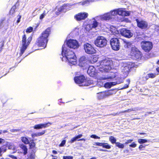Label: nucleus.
I'll return each instance as SVG.
<instances>
[{
	"label": "nucleus",
	"instance_id": "nucleus-1",
	"mask_svg": "<svg viewBox=\"0 0 159 159\" xmlns=\"http://www.w3.org/2000/svg\"><path fill=\"white\" fill-rule=\"evenodd\" d=\"M51 33V27H48L42 32L40 36L37 38L34 46L46 48L48 42V37Z\"/></svg>",
	"mask_w": 159,
	"mask_h": 159
},
{
	"label": "nucleus",
	"instance_id": "nucleus-2",
	"mask_svg": "<svg viewBox=\"0 0 159 159\" xmlns=\"http://www.w3.org/2000/svg\"><path fill=\"white\" fill-rule=\"evenodd\" d=\"M61 54L63 57H65L68 62L72 65H75L76 63V57L74 52L69 49H67L65 45L62 47Z\"/></svg>",
	"mask_w": 159,
	"mask_h": 159
},
{
	"label": "nucleus",
	"instance_id": "nucleus-3",
	"mask_svg": "<svg viewBox=\"0 0 159 159\" xmlns=\"http://www.w3.org/2000/svg\"><path fill=\"white\" fill-rule=\"evenodd\" d=\"M24 34L22 36L21 47L20 48V56H21L24 52L32 40V36L30 35L27 38L26 35L23 32Z\"/></svg>",
	"mask_w": 159,
	"mask_h": 159
},
{
	"label": "nucleus",
	"instance_id": "nucleus-4",
	"mask_svg": "<svg viewBox=\"0 0 159 159\" xmlns=\"http://www.w3.org/2000/svg\"><path fill=\"white\" fill-rule=\"evenodd\" d=\"M130 55L134 60H140L143 57V54L136 47L134 46L130 48Z\"/></svg>",
	"mask_w": 159,
	"mask_h": 159
},
{
	"label": "nucleus",
	"instance_id": "nucleus-5",
	"mask_svg": "<svg viewBox=\"0 0 159 159\" xmlns=\"http://www.w3.org/2000/svg\"><path fill=\"white\" fill-rule=\"evenodd\" d=\"M74 80L76 83L81 84L80 86H88L91 84V81L86 79L83 75L75 77Z\"/></svg>",
	"mask_w": 159,
	"mask_h": 159
},
{
	"label": "nucleus",
	"instance_id": "nucleus-6",
	"mask_svg": "<svg viewBox=\"0 0 159 159\" xmlns=\"http://www.w3.org/2000/svg\"><path fill=\"white\" fill-rule=\"evenodd\" d=\"M110 43L112 49L115 51L119 50L120 46V38L114 37L111 39Z\"/></svg>",
	"mask_w": 159,
	"mask_h": 159
},
{
	"label": "nucleus",
	"instance_id": "nucleus-7",
	"mask_svg": "<svg viewBox=\"0 0 159 159\" xmlns=\"http://www.w3.org/2000/svg\"><path fill=\"white\" fill-rule=\"evenodd\" d=\"M140 44L142 48L145 52H149L152 48V44L150 41H143Z\"/></svg>",
	"mask_w": 159,
	"mask_h": 159
},
{
	"label": "nucleus",
	"instance_id": "nucleus-8",
	"mask_svg": "<svg viewBox=\"0 0 159 159\" xmlns=\"http://www.w3.org/2000/svg\"><path fill=\"white\" fill-rule=\"evenodd\" d=\"M107 41L106 39L103 36L98 37L94 41L95 45L100 48H103L107 44Z\"/></svg>",
	"mask_w": 159,
	"mask_h": 159
},
{
	"label": "nucleus",
	"instance_id": "nucleus-9",
	"mask_svg": "<svg viewBox=\"0 0 159 159\" xmlns=\"http://www.w3.org/2000/svg\"><path fill=\"white\" fill-rule=\"evenodd\" d=\"M85 52L89 54H93L96 52L94 48L89 43H86L84 45Z\"/></svg>",
	"mask_w": 159,
	"mask_h": 159
},
{
	"label": "nucleus",
	"instance_id": "nucleus-10",
	"mask_svg": "<svg viewBox=\"0 0 159 159\" xmlns=\"http://www.w3.org/2000/svg\"><path fill=\"white\" fill-rule=\"evenodd\" d=\"M89 16L88 13L86 12H81L75 14L74 16V18L78 21L85 20Z\"/></svg>",
	"mask_w": 159,
	"mask_h": 159
},
{
	"label": "nucleus",
	"instance_id": "nucleus-11",
	"mask_svg": "<svg viewBox=\"0 0 159 159\" xmlns=\"http://www.w3.org/2000/svg\"><path fill=\"white\" fill-rule=\"evenodd\" d=\"M137 26L142 29H146L148 28V24L147 22L143 20H139L138 19H135Z\"/></svg>",
	"mask_w": 159,
	"mask_h": 159
},
{
	"label": "nucleus",
	"instance_id": "nucleus-12",
	"mask_svg": "<svg viewBox=\"0 0 159 159\" xmlns=\"http://www.w3.org/2000/svg\"><path fill=\"white\" fill-rule=\"evenodd\" d=\"M120 33L122 36L128 38H129L133 36V34L130 30L126 28L120 29Z\"/></svg>",
	"mask_w": 159,
	"mask_h": 159
},
{
	"label": "nucleus",
	"instance_id": "nucleus-13",
	"mask_svg": "<svg viewBox=\"0 0 159 159\" xmlns=\"http://www.w3.org/2000/svg\"><path fill=\"white\" fill-rule=\"evenodd\" d=\"M66 44L70 48L73 49L77 48L79 46L78 42L74 39H70L68 40L67 41Z\"/></svg>",
	"mask_w": 159,
	"mask_h": 159
},
{
	"label": "nucleus",
	"instance_id": "nucleus-14",
	"mask_svg": "<svg viewBox=\"0 0 159 159\" xmlns=\"http://www.w3.org/2000/svg\"><path fill=\"white\" fill-rule=\"evenodd\" d=\"M52 124V123L48 122L45 123H41L35 125L33 126L34 129L38 130L47 128Z\"/></svg>",
	"mask_w": 159,
	"mask_h": 159
},
{
	"label": "nucleus",
	"instance_id": "nucleus-15",
	"mask_svg": "<svg viewBox=\"0 0 159 159\" xmlns=\"http://www.w3.org/2000/svg\"><path fill=\"white\" fill-rule=\"evenodd\" d=\"M117 75V71L115 70V71H111L109 72L108 75L102 78V80H105L109 79H113L115 78Z\"/></svg>",
	"mask_w": 159,
	"mask_h": 159
},
{
	"label": "nucleus",
	"instance_id": "nucleus-16",
	"mask_svg": "<svg viewBox=\"0 0 159 159\" xmlns=\"http://www.w3.org/2000/svg\"><path fill=\"white\" fill-rule=\"evenodd\" d=\"M112 64L113 61L109 59L105 58L101 61L100 66H112Z\"/></svg>",
	"mask_w": 159,
	"mask_h": 159
},
{
	"label": "nucleus",
	"instance_id": "nucleus-17",
	"mask_svg": "<svg viewBox=\"0 0 159 159\" xmlns=\"http://www.w3.org/2000/svg\"><path fill=\"white\" fill-rule=\"evenodd\" d=\"M79 66L81 67H84L86 68L88 66V64L87 63V60L84 57H81L79 60Z\"/></svg>",
	"mask_w": 159,
	"mask_h": 159
},
{
	"label": "nucleus",
	"instance_id": "nucleus-18",
	"mask_svg": "<svg viewBox=\"0 0 159 159\" xmlns=\"http://www.w3.org/2000/svg\"><path fill=\"white\" fill-rule=\"evenodd\" d=\"M117 14L122 16H128L130 15V13L129 11H124L121 9L119 8L117 9Z\"/></svg>",
	"mask_w": 159,
	"mask_h": 159
},
{
	"label": "nucleus",
	"instance_id": "nucleus-19",
	"mask_svg": "<svg viewBox=\"0 0 159 159\" xmlns=\"http://www.w3.org/2000/svg\"><path fill=\"white\" fill-rule=\"evenodd\" d=\"M95 68L93 66H89L87 70V73L91 76H93L95 74Z\"/></svg>",
	"mask_w": 159,
	"mask_h": 159
},
{
	"label": "nucleus",
	"instance_id": "nucleus-20",
	"mask_svg": "<svg viewBox=\"0 0 159 159\" xmlns=\"http://www.w3.org/2000/svg\"><path fill=\"white\" fill-rule=\"evenodd\" d=\"M111 69V66H100V70L101 71L106 72H108Z\"/></svg>",
	"mask_w": 159,
	"mask_h": 159
},
{
	"label": "nucleus",
	"instance_id": "nucleus-21",
	"mask_svg": "<svg viewBox=\"0 0 159 159\" xmlns=\"http://www.w3.org/2000/svg\"><path fill=\"white\" fill-rule=\"evenodd\" d=\"M19 147L22 151V153L24 155H26L28 153V148L27 146L24 144H20Z\"/></svg>",
	"mask_w": 159,
	"mask_h": 159
},
{
	"label": "nucleus",
	"instance_id": "nucleus-22",
	"mask_svg": "<svg viewBox=\"0 0 159 159\" xmlns=\"http://www.w3.org/2000/svg\"><path fill=\"white\" fill-rule=\"evenodd\" d=\"M29 144V148L30 150H36V143L34 142V140L33 139H32L30 140L29 143L28 144Z\"/></svg>",
	"mask_w": 159,
	"mask_h": 159
},
{
	"label": "nucleus",
	"instance_id": "nucleus-23",
	"mask_svg": "<svg viewBox=\"0 0 159 159\" xmlns=\"http://www.w3.org/2000/svg\"><path fill=\"white\" fill-rule=\"evenodd\" d=\"M112 18L109 12L103 14L101 17V20H109Z\"/></svg>",
	"mask_w": 159,
	"mask_h": 159
},
{
	"label": "nucleus",
	"instance_id": "nucleus-24",
	"mask_svg": "<svg viewBox=\"0 0 159 159\" xmlns=\"http://www.w3.org/2000/svg\"><path fill=\"white\" fill-rule=\"evenodd\" d=\"M66 6V5L65 4H64L62 6H61L58 8L57 10L56 11V14L57 16L60 15L61 13L64 10Z\"/></svg>",
	"mask_w": 159,
	"mask_h": 159
},
{
	"label": "nucleus",
	"instance_id": "nucleus-25",
	"mask_svg": "<svg viewBox=\"0 0 159 159\" xmlns=\"http://www.w3.org/2000/svg\"><path fill=\"white\" fill-rule=\"evenodd\" d=\"M98 94V98L99 99H103L108 95V94L106 92H102Z\"/></svg>",
	"mask_w": 159,
	"mask_h": 159
},
{
	"label": "nucleus",
	"instance_id": "nucleus-26",
	"mask_svg": "<svg viewBox=\"0 0 159 159\" xmlns=\"http://www.w3.org/2000/svg\"><path fill=\"white\" fill-rule=\"evenodd\" d=\"M46 132V130H43L42 131L39 132L37 133L33 134H31V136L32 138L34 137L39 136L44 134Z\"/></svg>",
	"mask_w": 159,
	"mask_h": 159
},
{
	"label": "nucleus",
	"instance_id": "nucleus-27",
	"mask_svg": "<svg viewBox=\"0 0 159 159\" xmlns=\"http://www.w3.org/2000/svg\"><path fill=\"white\" fill-rule=\"evenodd\" d=\"M21 140L22 142L25 144H28L30 142L28 139L25 137H21Z\"/></svg>",
	"mask_w": 159,
	"mask_h": 159
},
{
	"label": "nucleus",
	"instance_id": "nucleus-28",
	"mask_svg": "<svg viewBox=\"0 0 159 159\" xmlns=\"http://www.w3.org/2000/svg\"><path fill=\"white\" fill-rule=\"evenodd\" d=\"M16 4L13 6L10 10V15H12L14 14L15 12V10H16Z\"/></svg>",
	"mask_w": 159,
	"mask_h": 159
},
{
	"label": "nucleus",
	"instance_id": "nucleus-29",
	"mask_svg": "<svg viewBox=\"0 0 159 159\" xmlns=\"http://www.w3.org/2000/svg\"><path fill=\"white\" fill-rule=\"evenodd\" d=\"M148 79V77L147 76H143L140 79L139 83L141 84H144L146 83Z\"/></svg>",
	"mask_w": 159,
	"mask_h": 159
},
{
	"label": "nucleus",
	"instance_id": "nucleus-30",
	"mask_svg": "<svg viewBox=\"0 0 159 159\" xmlns=\"http://www.w3.org/2000/svg\"><path fill=\"white\" fill-rule=\"evenodd\" d=\"M109 140L112 144H116V138L114 137L113 136H110L109 138Z\"/></svg>",
	"mask_w": 159,
	"mask_h": 159
},
{
	"label": "nucleus",
	"instance_id": "nucleus-31",
	"mask_svg": "<svg viewBox=\"0 0 159 159\" xmlns=\"http://www.w3.org/2000/svg\"><path fill=\"white\" fill-rule=\"evenodd\" d=\"M112 18V16L117 15V9L111 11L109 12Z\"/></svg>",
	"mask_w": 159,
	"mask_h": 159
},
{
	"label": "nucleus",
	"instance_id": "nucleus-32",
	"mask_svg": "<svg viewBox=\"0 0 159 159\" xmlns=\"http://www.w3.org/2000/svg\"><path fill=\"white\" fill-rule=\"evenodd\" d=\"M35 152L30 153V155L28 156L27 159H34L35 157Z\"/></svg>",
	"mask_w": 159,
	"mask_h": 159
},
{
	"label": "nucleus",
	"instance_id": "nucleus-33",
	"mask_svg": "<svg viewBox=\"0 0 159 159\" xmlns=\"http://www.w3.org/2000/svg\"><path fill=\"white\" fill-rule=\"evenodd\" d=\"M138 142L139 143L141 144L147 142L148 140L146 139H138Z\"/></svg>",
	"mask_w": 159,
	"mask_h": 159
},
{
	"label": "nucleus",
	"instance_id": "nucleus-34",
	"mask_svg": "<svg viewBox=\"0 0 159 159\" xmlns=\"http://www.w3.org/2000/svg\"><path fill=\"white\" fill-rule=\"evenodd\" d=\"M98 25V23L96 20H94L92 24V28H95L97 27Z\"/></svg>",
	"mask_w": 159,
	"mask_h": 159
},
{
	"label": "nucleus",
	"instance_id": "nucleus-35",
	"mask_svg": "<svg viewBox=\"0 0 159 159\" xmlns=\"http://www.w3.org/2000/svg\"><path fill=\"white\" fill-rule=\"evenodd\" d=\"M102 148L107 149H109L111 148V146L107 143H103Z\"/></svg>",
	"mask_w": 159,
	"mask_h": 159
},
{
	"label": "nucleus",
	"instance_id": "nucleus-36",
	"mask_svg": "<svg viewBox=\"0 0 159 159\" xmlns=\"http://www.w3.org/2000/svg\"><path fill=\"white\" fill-rule=\"evenodd\" d=\"M116 145L119 148H124V146L123 144L119 142L116 143Z\"/></svg>",
	"mask_w": 159,
	"mask_h": 159
},
{
	"label": "nucleus",
	"instance_id": "nucleus-37",
	"mask_svg": "<svg viewBox=\"0 0 159 159\" xmlns=\"http://www.w3.org/2000/svg\"><path fill=\"white\" fill-rule=\"evenodd\" d=\"M90 61L92 63H94L97 61V58L94 56H92L91 57Z\"/></svg>",
	"mask_w": 159,
	"mask_h": 159
},
{
	"label": "nucleus",
	"instance_id": "nucleus-38",
	"mask_svg": "<svg viewBox=\"0 0 159 159\" xmlns=\"http://www.w3.org/2000/svg\"><path fill=\"white\" fill-rule=\"evenodd\" d=\"M33 28L32 27H29L26 29V32L27 33H30L33 31Z\"/></svg>",
	"mask_w": 159,
	"mask_h": 159
},
{
	"label": "nucleus",
	"instance_id": "nucleus-39",
	"mask_svg": "<svg viewBox=\"0 0 159 159\" xmlns=\"http://www.w3.org/2000/svg\"><path fill=\"white\" fill-rule=\"evenodd\" d=\"M4 44V42L3 40H1L0 41V53L1 52L2 48L3 47Z\"/></svg>",
	"mask_w": 159,
	"mask_h": 159
},
{
	"label": "nucleus",
	"instance_id": "nucleus-40",
	"mask_svg": "<svg viewBox=\"0 0 159 159\" xmlns=\"http://www.w3.org/2000/svg\"><path fill=\"white\" fill-rule=\"evenodd\" d=\"M126 81L128 83V84H125L123 88H122L121 89H126L128 87L129 85L130 82V80L129 79H127L126 80Z\"/></svg>",
	"mask_w": 159,
	"mask_h": 159
},
{
	"label": "nucleus",
	"instance_id": "nucleus-41",
	"mask_svg": "<svg viewBox=\"0 0 159 159\" xmlns=\"http://www.w3.org/2000/svg\"><path fill=\"white\" fill-rule=\"evenodd\" d=\"M148 76H147L148 77V78H154L156 76V74H153V73H151L148 74Z\"/></svg>",
	"mask_w": 159,
	"mask_h": 159
},
{
	"label": "nucleus",
	"instance_id": "nucleus-42",
	"mask_svg": "<svg viewBox=\"0 0 159 159\" xmlns=\"http://www.w3.org/2000/svg\"><path fill=\"white\" fill-rule=\"evenodd\" d=\"M77 139L75 136L72 138L69 141V143H72L76 141L77 140Z\"/></svg>",
	"mask_w": 159,
	"mask_h": 159
},
{
	"label": "nucleus",
	"instance_id": "nucleus-43",
	"mask_svg": "<svg viewBox=\"0 0 159 159\" xmlns=\"http://www.w3.org/2000/svg\"><path fill=\"white\" fill-rule=\"evenodd\" d=\"M0 148H1V151L2 152H6V150H7L6 147L5 145L3 146Z\"/></svg>",
	"mask_w": 159,
	"mask_h": 159
},
{
	"label": "nucleus",
	"instance_id": "nucleus-44",
	"mask_svg": "<svg viewBox=\"0 0 159 159\" xmlns=\"http://www.w3.org/2000/svg\"><path fill=\"white\" fill-rule=\"evenodd\" d=\"M66 143V140H63L61 143L59 144V146L60 147H63L64 146Z\"/></svg>",
	"mask_w": 159,
	"mask_h": 159
},
{
	"label": "nucleus",
	"instance_id": "nucleus-45",
	"mask_svg": "<svg viewBox=\"0 0 159 159\" xmlns=\"http://www.w3.org/2000/svg\"><path fill=\"white\" fill-rule=\"evenodd\" d=\"M73 157L70 156H64L63 157V159H73Z\"/></svg>",
	"mask_w": 159,
	"mask_h": 159
},
{
	"label": "nucleus",
	"instance_id": "nucleus-46",
	"mask_svg": "<svg viewBox=\"0 0 159 159\" xmlns=\"http://www.w3.org/2000/svg\"><path fill=\"white\" fill-rule=\"evenodd\" d=\"M129 146L130 147L134 148L136 147L137 144L134 142H133L132 144L129 145Z\"/></svg>",
	"mask_w": 159,
	"mask_h": 159
},
{
	"label": "nucleus",
	"instance_id": "nucleus-47",
	"mask_svg": "<svg viewBox=\"0 0 159 159\" xmlns=\"http://www.w3.org/2000/svg\"><path fill=\"white\" fill-rule=\"evenodd\" d=\"M148 145H144V146L143 145H140L139 147V149L140 151L142 150H143L142 149L143 148H145V146H148Z\"/></svg>",
	"mask_w": 159,
	"mask_h": 159
},
{
	"label": "nucleus",
	"instance_id": "nucleus-48",
	"mask_svg": "<svg viewBox=\"0 0 159 159\" xmlns=\"http://www.w3.org/2000/svg\"><path fill=\"white\" fill-rule=\"evenodd\" d=\"M91 137L95 139H100V137L95 134H93L91 136Z\"/></svg>",
	"mask_w": 159,
	"mask_h": 159
},
{
	"label": "nucleus",
	"instance_id": "nucleus-49",
	"mask_svg": "<svg viewBox=\"0 0 159 159\" xmlns=\"http://www.w3.org/2000/svg\"><path fill=\"white\" fill-rule=\"evenodd\" d=\"M103 143H102L96 142L95 143L94 145L102 147Z\"/></svg>",
	"mask_w": 159,
	"mask_h": 159
},
{
	"label": "nucleus",
	"instance_id": "nucleus-50",
	"mask_svg": "<svg viewBox=\"0 0 159 159\" xmlns=\"http://www.w3.org/2000/svg\"><path fill=\"white\" fill-rule=\"evenodd\" d=\"M45 14L44 13H42L40 16L39 19L40 20L42 19L44 17Z\"/></svg>",
	"mask_w": 159,
	"mask_h": 159
},
{
	"label": "nucleus",
	"instance_id": "nucleus-51",
	"mask_svg": "<svg viewBox=\"0 0 159 159\" xmlns=\"http://www.w3.org/2000/svg\"><path fill=\"white\" fill-rule=\"evenodd\" d=\"M133 141V140L132 139H130L128 140L125 143V144H127L129 143H131Z\"/></svg>",
	"mask_w": 159,
	"mask_h": 159
},
{
	"label": "nucleus",
	"instance_id": "nucleus-52",
	"mask_svg": "<svg viewBox=\"0 0 159 159\" xmlns=\"http://www.w3.org/2000/svg\"><path fill=\"white\" fill-rule=\"evenodd\" d=\"M17 16L19 17V18H18L16 22L17 23H18L20 21V19L21 18V16L20 15H18Z\"/></svg>",
	"mask_w": 159,
	"mask_h": 159
},
{
	"label": "nucleus",
	"instance_id": "nucleus-53",
	"mask_svg": "<svg viewBox=\"0 0 159 159\" xmlns=\"http://www.w3.org/2000/svg\"><path fill=\"white\" fill-rule=\"evenodd\" d=\"M8 156L13 159H17L16 157L13 155H10Z\"/></svg>",
	"mask_w": 159,
	"mask_h": 159
},
{
	"label": "nucleus",
	"instance_id": "nucleus-54",
	"mask_svg": "<svg viewBox=\"0 0 159 159\" xmlns=\"http://www.w3.org/2000/svg\"><path fill=\"white\" fill-rule=\"evenodd\" d=\"M83 136V135L82 134H79L75 136L77 139L80 138H81Z\"/></svg>",
	"mask_w": 159,
	"mask_h": 159
},
{
	"label": "nucleus",
	"instance_id": "nucleus-55",
	"mask_svg": "<svg viewBox=\"0 0 159 159\" xmlns=\"http://www.w3.org/2000/svg\"><path fill=\"white\" fill-rule=\"evenodd\" d=\"M138 134L139 135H146V136H147V134L145 132H140Z\"/></svg>",
	"mask_w": 159,
	"mask_h": 159
},
{
	"label": "nucleus",
	"instance_id": "nucleus-56",
	"mask_svg": "<svg viewBox=\"0 0 159 159\" xmlns=\"http://www.w3.org/2000/svg\"><path fill=\"white\" fill-rule=\"evenodd\" d=\"M52 152L54 154H56L57 153V152L56 150H53L52 151Z\"/></svg>",
	"mask_w": 159,
	"mask_h": 159
},
{
	"label": "nucleus",
	"instance_id": "nucleus-57",
	"mask_svg": "<svg viewBox=\"0 0 159 159\" xmlns=\"http://www.w3.org/2000/svg\"><path fill=\"white\" fill-rule=\"evenodd\" d=\"M85 140H86V139L84 138L80 139H78L77 140L78 141H85Z\"/></svg>",
	"mask_w": 159,
	"mask_h": 159
},
{
	"label": "nucleus",
	"instance_id": "nucleus-58",
	"mask_svg": "<svg viewBox=\"0 0 159 159\" xmlns=\"http://www.w3.org/2000/svg\"><path fill=\"white\" fill-rule=\"evenodd\" d=\"M127 112H128V111H127V110H125L124 111H122L121 112H120V113H124Z\"/></svg>",
	"mask_w": 159,
	"mask_h": 159
},
{
	"label": "nucleus",
	"instance_id": "nucleus-59",
	"mask_svg": "<svg viewBox=\"0 0 159 159\" xmlns=\"http://www.w3.org/2000/svg\"><path fill=\"white\" fill-rule=\"evenodd\" d=\"M127 111H128V112H129V111H133V110L132 109H127Z\"/></svg>",
	"mask_w": 159,
	"mask_h": 159
},
{
	"label": "nucleus",
	"instance_id": "nucleus-60",
	"mask_svg": "<svg viewBox=\"0 0 159 159\" xmlns=\"http://www.w3.org/2000/svg\"><path fill=\"white\" fill-rule=\"evenodd\" d=\"M7 131L6 130H4L3 131H2L3 133H7Z\"/></svg>",
	"mask_w": 159,
	"mask_h": 159
},
{
	"label": "nucleus",
	"instance_id": "nucleus-61",
	"mask_svg": "<svg viewBox=\"0 0 159 159\" xmlns=\"http://www.w3.org/2000/svg\"><path fill=\"white\" fill-rule=\"evenodd\" d=\"M3 140V139L2 138H0V144L1 143L2 141Z\"/></svg>",
	"mask_w": 159,
	"mask_h": 159
},
{
	"label": "nucleus",
	"instance_id": "nucleus-62",
	"mask_svg": "<svg viewBox=\"0 0 159 159\" xmlns=\"http://www.w3.org/2000/svg\"><path fill=\"white\" fill-rule=\"evenodd\" d=\"M156 70L157 71V72H158V73H159V67H157V68H156Z\"/></svg>",
	"mask_w": 159,
	"mask_h": 159
},
{
	"label": "nucleus",
	"instance_id": "nucleus-63",
	"mask_svg": "<svg viewBox=\"0 0 159 159\" xmlns=\"http://www.w3.org/2000/svg\"><path fill=\"white\" fill-rule=\"evenodd\" d=\"M19 131V130L18 129H14L13 130V132H17Z\"/></svg>",
	"mask_w": 159,
	"mask_h": 159
},
{
	"label": "nucleus",
	"instance_id": "nucleus-64",
	"mask_svg": "<svg viewBox=\"0 0 159 159\" xmlns=\"http://www.w3.org/2000/svg\"><path fill=\"white\" fill-rule=\"evenodd\" d=\"M90 159H96V158L95 157H93Z\"/></svg>",
	"mask_w": 159,
	"mask_h": 159
}]
</instances>
